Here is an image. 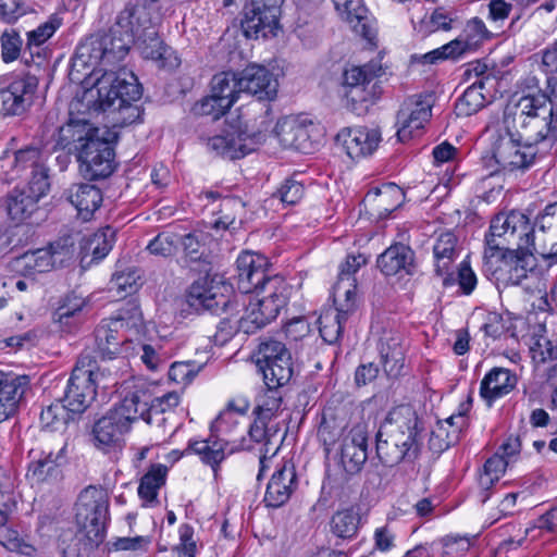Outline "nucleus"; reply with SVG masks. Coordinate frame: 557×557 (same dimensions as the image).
Wrapping results in <instances>:
<instances>
[{
  "mask_svg": "<svg viewBox=\"0 0 557 557\" xmlns=\"http://www.w3.org/2000/svg\"><path fill=\"white\" fill-rule=\"evenodd\" d=\"M347 319L348 315L335 308L324 310L318 320L321 337L329 344L336 343L342 335L343 324Z\"/></svg>",
  "mask_w": 557,
  "mask_h": 557,
  "instance_id": "nucleus-46",
  "label": "nucleus"
},
{
  "mask_svg": "<svg viewBox=\"0 0 557 557\" xmlns=\"http://www.w3.org/2000/svg\"><path fill=\"white\" fill-rule=\"evenodd\" d=\"M468 425V418L463 412L451 414L444 423L440 422L432 432L430 445L438 450L447 449L458 441L460 432Z\"/></svg>",
  "mask_w": 557,
  "mask_h": 557,
  "instance_id": "nucleus-36",
  "label": "nucleus"
},
{
  "mask_svg": "<svg viewBox=\"0 0 557 557\" xmlns=\"http://www.w3.org/2000/svg\"><path fill=\"white\" fill-rule=\"evenodd\" d=\"M544 107H552V104L547 101V99L543 96L534 97V96H523L521 97L515 108V116L519 124H521V120L529 119L533 115H537L540 109Z\"/></svg>",
  "mask_w": 557,
  "mask_h": 557,
  "instance_id": "nucleus-59",
  "label": "nucleus"
},
{
  "mask_svg": "<svg viewBox=\"0 0 557 557\" xmlns=\"http://www.w3.org/2000/svg\"><path fill=\"white\" fill-rule=\"evenodd\" d=\"M181 235L173 231H163L151 239L147 246V250L157 257H172L178 250Z\"/></svg>",
  "mask_w": 557,
  "mask_h": 557,
  "instance_id": "nucleus-54",
  "label": "nucleus"
},
{
  "mask_svg": "<svg viewBox=\"0 0 557 557\" xmlns=\"http://www.w3.org/2000/svg\"><path fill=\"white\" fill-rule=\"evenodd\" d=\"M109 510L107 490L88 486L78 496L76 503V522L94 543L102 541Z\"/></svg>",
  "mask_w": 557,
  "mask_h": 557,
  "instance_id": "nucleus-8",
  "label": "nucleus"
},
{
  "mask_svg": "<svg viewBox=\"0 0 557 557\" xmlns=\"http://www.w3.org/2000/svg\"><path fill=\"white\" fill-rule=\"evenodd\" d=\"M181 396L176 392H169L160 397L152 399L149 406L146 405V411L153 413H163L174 418V409L178 406Z\"/></svg>",
  "mask_w": 557,
  "mask_h": 557,
  "instance_id": "nucleus-63",
  "label": "nucleus"
},
{
  "mask_svg": "<svg viewBox=\"0 0 557 557\" xmlns=\"http://www.w3.org/2000/svg\"><path fill=\"white\" fill-rule=\"evenodd\" d=\"M509 460L504 455L495 453L484 465V471L480 474L479 484L482 488L488 490L505 473Z\"/></svg>",
  "mask_w": 557,
  "mask_h": 557,
  "instance_id": "nucleus-56",
  "label": "nucleus"
},
{
  "mask_svg": "<svg viewBox=\"0 0 557 557\" xmlns=\"http://www.w3.org/2000/svg\"><path fill=\"white\" fill-rule=\"evenodd\" d=\"M141 322V312L135 304L121 308L115 315L101 321L95 331L96 348L101 357L112 359L122 350L127 341L126 331L137 327Z\"/></svg>",
  "mask_w": 557,
  "mask_h": 557,
  "instance_id": "nucleus-7",
  "label": "nucleus"
},
{
  "mask_svg": "<svg viewBox=\"0 0 557 557\" xmlns=\"http://www.w3.org/2000/svg\"><path fill=\"white\" fill-rule=\"evenodd\" d=\"M297 487L295 467L290 461H284L272 474L268 483L264 503L277 508L284 505Z\"/></svg>",
  "mask_w": 557,
  "mask_h": 557,
  "instance_id": "nucleus-21",
  "label": "nucleus"
},
{
  "mask_svg": "<svg viewBox=\"0 0 557 557\" xmlns=\"http://www.w3.org/2000/svg\"><path fill=\"white\" fill-rule=\"evenodd\" d=\"M168 469L163 465L152 466L140 479L138 486V496L145 506H156L158 502V492L165 483Z\"/></svg>",
  "mask_w": 557,
  "mask_h": 557,
  "instance_id": "nucleus-39",
  "label": "nucleus"
},
{
  "mask_svg": "<svg viewBox=\"0 0 557 557\" xmlns=\"http://www.w3.org/2000/svg\"><path fill=\"white\" fill-rule=\"evenodd\" d=\"M258 396L255 412L260 421L271 420L282 407V395L280 387H269Z\"/></svg>",
  "mask_w": 557,
  "mask_h": 557,
  "instance_id": "nucleus-53",
  "label": "nucleus"
},
{
  "mask_svg": "<svg viewBox=\"0 0 557 557\" xmlns=\"http://www.w3.org/2000/svg\"><path fill=\"white\" fill-rule=\"evenodd\" d=\"M200 368L195 362H174L169 370V379L176 384L187 385L198 374Z\"/></svg>",
  "mask_w": 557,
  "mask_h": 557,
  "instance_id": "nucleus-64",
  "label": "nucleus"
},
{
  "mask_svg": "<svg viewBox=\"0 0 557 557\" xmlns=\"http://www.w3.org/2000/svg\"><path fill=\"white\" fill-rule=\"evenodd\" d=\"M158 23V14L145 5H127L119 14L124 35L132 36V44L137 45L145 59L156 62L159 67H176L178 59L159 38Z\"/></svg>",
  "mask_w": 557,
  "mask_h": 557,
  "instance_id": "nucleus-3",
  "label": "nucleus"
},
{
  "mask_svg": "<svg viewBox=\"0 0 557 557\" xmlns=\"http://www.w3.org/2000/svg\"><path fill=\"white\" fill-rule=\"evenodd\" d=\"M50 183L47 168L40 163L30 170V180L27 185L26 194L38 201L49 190Z\"/></svg>",
  "mask_w": 557,
  "mask_h": 557,
  "instance_id": "nucleus-60",
  "label": "nucleus"
},
{
  "mask_svg": "<svg viewBox=\"0 0 557 557\" xmlns=\"http://www.w3.org/2000/svg\"><path fill=\"white\" fill-rule=\"evenodd\" d=\"M453 18L443 9H435L430 15H425L414 25V29L423 36H428L438 30H450Z\"/></svg>",
  "mask_w": 557,
  "mask_h": 557,
  "instance_id": "nucleus-55",
  "label": "nucleus"
},
{
  "mask_svg": "<svg viewBox=\"0 0 557 557\" xmlns=\"http://www.w3.org/2000/svg\"><path fill=\"white\" fill-rule=\"evenodd\" d=\"M139 418L151 425V434L156 443H163L171 437L177 430L174 424V418L164 416L163 413H153L146 411V403H141L138 398Z\"/></svg>",
  "mask_w": 557,
  "mask_h": 557,
  "instance_id": "nucleus-42",
  "label": "nucleus"
},
{
  "mask_svg": "<svg viewBox=\"0 0 557 557\" xmlns=\"http://www.w3.org/2000/svg\"><path fill=\"white\" fill-rule=\"evenodd\" d=\"M342 18L352 30L368 40L374 36L372 21L361 0H333Z\"/></svg>",
  "mask_w": 557,
  "mask_h": 557,
  "instance_id": "nucleus-27",
  "label": "nucleus"
},
{
  "mask_svg": "<svg viewBox=\"0 0 557 557\" xmlns=\"http://www.w3.org/2000/svg\"><path fill=\"white\" fill-rule=\"evenodd\" d=\"M531 255L527 250L508 248L483 255V271L486 275L506 285H519L532 270Z\"/></svg>",
  "mask_w": 557,
  "mask_h": 557,
  "instance_id": "nucleus-10",
  "label": "nucleus"
},
{
  "mask_svg": "<svg viewBox=\"0 0 557 557\" xmlns=\"http://www.w3.org/2000/svg\"><path fill=\"white\" fill-rule=\"evenodd\" d=\"M139 419L138 395L131 394L96 421L92 428L95 446L104 453L121 450L124 436Z\"/></svg>",
  "mask_w": 557,
  "mask_h": 557,
  "instance_id": "nucleus-4",
  "label": "nucleus"
},
{
  "mask_svg": "<svg viewBox=\"0 0 557 557\" xmlns=\"http://www.w3.org/2000/svg\"><path fill=\"white\" fill-rule=\"evenodd\" d=\"M263 294L261 297H251L261 307L268 319L273 321L283 309L289 298V286L281 276L274 275L268 278L263 287L259 288Z\"/></svg>",
  "mask_w": 557,
  "mask_h": 557,
  "instance_id": "nucleus-24",
  "label": "nucleus"
},
{
  "mask_svg": "<svg viewBox=\"0 0 557 557\" xmlns=\"http://www.w3.org/2000/svg\"><path fill=\"white\" fill-rule=\"evenodd\" d=\"M377 76L372 65L352 66L343 73L344 95L352 101H366L369 94L367 86Z\"/></svg>",
  "mask_w": 557,
  "mask_h": 557,
  "instance_id": "nucleus-31",
  "label": "nucleus"
},
{
  "mask_svg": "<svg viewBox=\"0 0 557 557\" xmlns=\"http://www.w3.org/2000/svg\"><path fill=\"white\" fill-rule=\"evenodd\" d=\"M255 358L267 386L282 387L293 377V359L284 343L275 339L261 342Z\"/></svg>",
  "mask_w": 557,
  "mask_h": 557,
  "instance_id": "nucleus-9",
  "label": "nucleus"
},
{
  "mask_svg": "<svg viewBox=\"0 0 557 557\" xmlns=\"http://www.w3.org/2000/svg\"><path fill=\"white\" fill-rule=\"evenodd\" d=\"M377 351L384 372L397 377L405 368V338L397 330H383L377 341Z\"/></svg>",
  "mask_w": 557,
  "mask_h": 557,
  "instance_id": "nucleus-17",
  "label": "nucleus"
},
{
  "mask_svg": "<svg viewBox=\"0 0 557 557\" xmlns=\"http://www.w3.org/2000/svg\"><path fill=\"white\" fill-rule=\"evenodd\" d=\"M98 133L99 129L92 127L87 121L71 119L59 128L55 139L57 147L66 149L70 152L76 151L78 154L82 144L94 139Z\"/></svg>",
  "mask_w": 557,
  "mask_h": 557,
  "instance_id": "nucleus-28",
  "label": "nucleus"
},
{
  "mask_svg": "<svg viewBox=\"0 0 557 557\" xmlns=\"http://www.w3.org/2000/svg\"><path fill=\"white\" fill-rule=\"evenodd\" d=\"M487 34L488 32L483 21L478 17H473L466 24L460 36L473 51L484 39L487 38Z\"/></svg>",
  "mask_w": 557,
  "mask_h": 557,
  "instance_id": "nucleus-62",
  "label": "nucleus"
},
{
  "mask_svg": "<svg viewBox=\"0 0 557 557\" xmlns=\"http://www.w3.org/2000/svg\"><path fill=\"white\" fill-rule=\"evenodd\" d=\"M252 298H249L248 305L245 308L244 315L239 319V327L245 333H255L257 330L270 323V320L263 312L261 307H258Z\"/></svg>",
  "mask_w": 557,
  "mask_h": 557,
  "instance_id": "nucleus-57",
  "label": "nucleus"
},
{
  "mask_svg": "<svg viewBox=\"0 0 557 557\" xmlns=\"http://www.w3.org/2000/svg\"><path fill=\"white\" fill-rule=\"evenodd\" d=\"M64 450L65 444L57 451L52 449L44 450L41 456L30 463L27 476L36 483L44 482L63 459Z\"/></svg>",
  "mask_w": 557,
  "mask_h": 557,
  "instance_id": "nucleus-45",
  "label": "nucleus"
},
{
  "mask_svg": "<svg viewBox=\"0 0 557 557\" xmlns=\"http://www.w3.org/2000/svg\"><path fill=\"white\" fill-rule=\"evenodd\" d=\"M314 125L295 117H284L276 123L275 136L284 148H292L302 153H311L315 148L312 138Z\"/></svg>",
  "mask_w": 557,
  "mask_h": 557,
  "instance_id": "nucleus-15",
  "label": "nucleus"
},
{
  "mask_svg": "<svg viewBox=\"0 0 557 557\" xmlns=\"http://www.w3.org/2000/svg\"><path fill=\"white\" fill-rule=\"evenodd\" d=\"M247 408L235 411L232 405L227 409L222 411L220 416L212 423V430L216 433L215 437L235 438V449L245 447L243 442H239L238 437L243 432H238L239 421L238 414H244Z\"/></svg>",
  "mask_w": 557,
  "mask_h": 557,
  "instance_id": "nucleus-43",
  "label": "nucleus"
},
{
  "mask_svg": "<svg viewBox=\"0 0 557 557\" xmlns=\"http://www.w3.org/2000/svg\"><path fill=\"white\" fill-rule=\"evenodd\" d=\"M37 201L34 197H29L25 190L14 189L3 200L2 207L12 222L18 224L30 216L36 208Z\"/></svg>",
  "mask_w": 557,
  "mask_h": 557,
  "instance_id": "nucleus-41",
  "label": "nucleus"
},
{
  "mask_svg": "<svg viewBox=\"0 0 557 557\" xmlns=\"http://www.w3.org/2000/svg\"><path fill=\"white\" fill-rule=\"evenodd\" d=\"M360 516L352 508L337 511L331 520L332 532L342 539L354 537L359 529Z\"/></svg>",
  "mask_w": 557,
  "mask_h": 557,
  "instance_id": "nucleus-51",
  "label": "nucleus"
},
{
  "mask_svg": "<svg viewBox=\"0 0 557 557\" xmlns=\"http://www.w3.org/2000/svg\"><path fill=\"white\" fill-rule=\"evenodd\" d=\"M81 171L89 180L106 178L114 171V150L111 143L96 135L82 144L77 154Z\"/></svg>",
  "mask_w": 557,
  "mask_h": 557,
  "instance_id": "nucleus-12",
  "label": "nucleus"
},
{
  "mask_svg": "<svg viewBox=\"0 0 557 557\" xmlns=\"http://www.w3.org/2000/svg\"><path fill=\"white\" fill-rule=\"evenodd\" d=\"M531 226L529 218L519 211L495 215L491 221L490 231L485 235L484 253L515 247L525 250L530 245Z\"/></svg>",
  "mask_w": 557,
  "mask_h": 557,
  "instance_id": "nucleus-6",
  "label": "nucleus"
},
{
  "mask_svg": "<svg viewBox=\"0 0 557 557\" xmlns=\"http://www.w3.org/2000/svg\"><path fill=\"white\" fill-rule=\"evenodd\" d=\"M239 86L258 100L272 101L276 98L278 81L274 73L263 65L249 64L239 72Z\"/></svg>",
  "mask_w": 557,
  "mask_h": 557,
  "instance_id": "nucleus-16",
  "label": "nucleus"
},
{
  "mask_svg": "<svg viewBox=\"0 0 557 557\" xmlns=\"http://www.w3.org/2000/svg\"><path fill=\"white\" fill-rule=\"evenodd\" d=\"M211 92L219 97L232 100V106L237 101L238 95L243 92L239 86V73L221 72L211 79Z\"/></svg>",
  "mask_w": 557,
  "mask_h": 557,
  "instance_id": "nucleus-48",
  "label": "nucleus"
},
{
  "mask_svg": "<svg viewBox=\"0 0 557 557\" xmlns=\"http://www.w3.org/2000/svg\"><path fill=\"white\" fill-rule=\"evenodd\" d=\"M432 96L416 95L406 99L397 112V137L405 143L420 135L432 113Z\"/></svg>",
  "mask_w": 557,
  "mask_h": 557,
  "instance_id": "nucleus-13",
  "label": "nucleus"
},
{
  "mask_svg": "<svg viewBox=\"0 0 557 557\" xmlns=\"http://www.w3.org/2000/svg\"><path fill=\"white\" fill-rule=\"evenodd\" d=\"M435 258V271L438 275H444L449 271L451 263L457 257V237L450 232H444L438 235L433 247Z\"/></svg>",
  "mask_w": 557,
  "mask_h": 557,
  "instance_id": "nucleus-40",
  "label": "nucleus"
},
{
  "mask_svg": "<svg viewBox=\"0 0 557 557\" xmlns=\"http://www.w3.org/2000/svg\"><path fill=\"white\" fill-rule=\"evenodd\" d=\"M235 438L211 435L207 440L189 441L184 453L198 455L203 463L211 467L214 479L218 480L220 463L227 455L235 451Z\"/></svg>",
  "mask_w": 557,
  "mask_h": 557,
  "instance_id": "nucleus-18",
  "label": "nucleus"
},
{
  "mask_svg": "<svg viewBox=\"0 0 557 557\" xmlns=\"http://www.w3.org/2000/svg\"><path fill=\"white\" fill-rule=\"evenodd\" d=\"M368 458L367 449L351 446L348 444L341 445V463L347 473L354 474L361 470Z\"/></svg>",
  "mask_w": 557,
  "mask_h": 557,
  "instance_id": "nucleus-58",
  "label": "nucleus"
},
{
  "mask_svg": "<svg viewBox=\"0 0 557 557\" xmlns=\"http://www.w3.org/2000/svg\"><path fill=\"white\" fill-rule=\"evenodd\" d=\"M35 85L29 78L18 77L5 89L0 90V102L5 115L22 114L28 104L27 95L33 92Z\"/></svg>",
  "mask_w": 557,
  "mask_h": 557,
  "instance_id": "nucleus-32",
  "label": "nucleus"
},
{
  "mask_svg": "<svg viewBox=\"0 0 557 557\" xmlns=\"http://www.w3.org/2000/svg\"><path fill=\"white\" fill-rule=\"evenodd\" d=\"M268 259L257 252L244 251L236 260L237 286L244 294H250L263 287L271 278L267 274Z\"/></svg>",
  "mask_w": 557,
  "mask_h": 557,
  "instance_id": "nucleus-14",
  "label": "nucleus"
},
{
  "mask_svg": "<svg viewBox=\"0 0 557 557\" xmlns=\"http://www.w3.org/2000/svg\"><path fill=\"white\" fill-rule=\"evenodd\" d=\"M518 377L506 368H493L481 381L480 395L491 406L496 399L508 395L517 385Z\"/></svg>",
  "mask_w": 557,
  "mask_h": 557,
  "instance_id": "nucleus-25",
  "label": "nucleus"
},
{
  "mask_svg": "<svg viewBox=\"0 0 557 557\" xmlns=\"http://www.w3.org/2000/svg\"><path fill=\"white\" fill-rule=\"evenodd\" d=\"M232 107V100L225 97H219L211 92L196 102L193 107V113L197 116H208L212 121L219 120Z\"/></svg>",
  "mask_w": 557,
  "mask_h": 557,
  "instance_id": "nucleus-50",
  "label": "nucleus"
},
{
  "mask_svg": "<svg viewBox=\"0 0 557 557\" xmlns=\"http://www.w3.org/2000/svg\"><path fill=\"white\" fill-rule=\"evenodd\" d=\"M110 375L97 367L89 354H82L69 379L62 401L73 414L83 413L95 399L97 387H109Z\"/></svg>",
  "mask_w": 557,
  "mask_h": 557,
  "instance_id": "nucleus-5",
  "label": "nucleus"
},
{
  "mask_svg": "<svg viewBox=\"0 0 557 557\" xmlns=\"http://www.w3.org/2000/svg\"><path fill=\"white\" fill-rule=\"evenodd\" d=\"M85 306L86 300L84 297L74 293L67 294L62 298L60 305L53 312L52 319L62 327L71 331L81 322Z\"/></svg>",
  "mask_w": 557,
  "mask_h": 557,
  "instance_id": "nucleus-38",
  "label": "nucleus"
},
{
  "mask_svg": "<svg viewBox=\"0 0 557 557\" xmlns=\"http://www.w3.org/2000/svg\"><path fill=\"white\" fill-rule=\"evenodd\" d=\"M351 159L371 154L381 141V134L375 128L352 127L342 129L336 137Z\"/></svg>",
  "mask_w": 557,
  "mask_h": 557,
  "instance_id": "nucleus-20",
  "label": "nucleus"
},
{
  "mask_svg": "<svg viewBox=\"0 0 557 557\" xmlns=\"http://www.w3.org/2000/svg\"><path fill=\"white\" fill-rule=\"evenodd\" d=\"M28 386L29 379L27 376H9L0 371V423L17 412Z\"/></svg>",
  "mask_w": 557,
  "mask_h": 557,
  "instance_id": "nucleus-22",
  "label": "nucleus"
},
{
  "mask_svg": "<svg viewBox=\"0 0 557 557\" xmlns=\"http://www.w3.org/2000/svg\"><path fill=\"white\" fill-rule=\"evenodd\" d=\"M132 36L124 35L119 17L109 33L86 38L76 48L74 66L91 69V73L103 72L92 88L84 94V99L94 111L132 109L131 103L141 97V88L133 73L108 69L121 62L128 53Z\"/></svg>",
  "mask_w": 557,
  "mask_h": 557,
  "instance_id": "nucleus-1",
  "label": "nucleus"
},
{
  "mask_svg": "<svg viewBox=\"0 0 557 557\" xmlns=\"http://www.w3.org/2000/svg\"><path fill=\"white\" fill-rule=\"evenodd\" d=\"M419 417L410 405L391 409L376 433V455L387 467L414 460L420 450Z\"/></svg>",
  "mask_w": 557,
  "mask_h": 557,
  "instance_id": "nucleus-2",
  "label": "nucleus"
},
{
  "mask_svg": "<svg viewBox=\"0 0 557 557\" xmlns=\"http://www.w3.org/2000/svg\"><path fill=\"white\" fill-rule=\"evenodd\" d=\"M268 16V5L264 3L256 4L249 1L244 8V18L242 27L244 34L248 38L267 37L269 34L274 35V30L278 25V21L265 20Z\"/></svg>",
  "mask_w": 557,
  "mask_h": 557,
  "instance_id": "nucleus-29",
  "label": "nucleus"
},
{
  "mask_svg": "<svg viewBox=\"0 0 557 557\" xmlns=\"http://www.w3.org/2000/svg\"><path fill=\"white\" fill-rule=\"evenodd\" d=\"M483 83L474 82L469 86L456 103L459 115L470 116L485 106V97L482 94Z\"/></svg>",
  "mask_w": 557,
  "mask_h": 557,
  "instance_id": "nucleus-52",
  "label": "nucleus"
},
{
  "mask_svg": "<svg viewBox=\"0 0 557 557\" xmlns=\"http://www.w3.org/2000/svg\"><path fill=\"white\" fill-rule=\"evenodd\" d=\"M64 195L83 221H89L103 200L101 190L91 184H74Z\"/></svg>",
  "mask_w": 557,
  "mask_h": 557,
  "instance_id": "nucleus-26",
  "label": "nucleus"
},
{
  "mask_svg": "<svg viewBox=\"0 0 557 557\" xmlns=\"http://www.w3.org/2000/svg\"><path fill=\"white\" fill-rule=\"evenodd\" d=\"M37 249L27 251L13 260V270L23 276H33L37 273L50 271L55 263V251L51 249Z\"/></svg>",
  "mask_w": 557,
  "mask_h": 557,
  "instance_id": "nucleus-33",
  "label": "nucleus"
},
{
  "mask_svg": "<svg viewBox=\"0 0 557 557\" xmlns=\"http://www.w3.org/2000/svg\"><path fill=\"white\" fill-rule=\"evenodd\" d=\"M214 278L210 281L205 278L201 282H197L191 286L190 297L198 300L199 305L208 310H226L230 301L223 292L228 293L232 287L223 282H218L216 286H214Z\"/></svg>",
  "mask_w": 557,
  "mask_h": 557,
  "instance_id": "nucleus-30",
  "label": "nucleus"
},
{
  "mask_svg": "<svg viewBox=\"0 0 557 557\" xmlns=\"http://www.w3.org/2000/svg\"><path fill=\"white\" fill-rule=\"evenodd\" d=\"M14 509L15 499H9L8 502L0 500V542L7 549L11 552H17L23 555H32L34 552V547L32 545L22 542L16 536L5 539V533L9 532V530L5 529V524L8 523Z\"/></svg>",
  "mask_w": 557,
  "mask_h": 557,
  "instance_id": "nucleus-44",
  "label": "nucleus"
},
{
  "mask_svg": "<svg viewBox=\"0 0 557 557\" xmlns=\"http://www.w3.org/2000/svg\"><path fill=\"white\" fill-rule=\"evenodd\" d=\"M519 136L532 147L541 143H553L555 139L553 107H544L540 109L537 115L521 120Z\"/></svg>",
  "mask_w": 557,
  "mask_h": 557,
  "instance_id": "nucleus-23",
  "label": "nucleus"
},
{
  "mask_svg": "<svg viewBox=\"0 0 557 557\" xmlns=\"http://www.w3.org/2000/svg\"><path fill=\"white\" fill-rule=\"evenodd\" d=\"M367 197L374 202L377 209L391 213L398 207L403 198V191L395 184H386L381 188L375 187L371 189Z\"/></svg>",
  "mask_w": 557,
  "mask_h": 557,
  "instance_id": "nucleus-49",
  "label": "nucleus"
},
{
  "mask_svg": "<svg viewBox=\"0 0 557 557\" xmlns=\"http://www.w3.org/2000/svg\"><path fill=\"white\" fill-rule=\"evenodd\" d=\"M39 150L34 147H27L21 149L10 156L5 152L0 158V168L4 170V177L2 178L5 183L13 182L18 177L22 172L30 169L33 170L41 162L39 161Z\"/></svg>",
  "mask_w": 557,
  "mask_h": 557,
  "instance_id": "nucleus-34",
  "label": "nucleus"
},
{
  "mask_svg": "<svg viewBox=\"0 0 557 557\" xmlns=\"http://www.w3.org/2000/svg\"><path fill=\"white\" fill-rule=\"evenodd\" d=\"M377 267L385 275L400 272L410 273L413 267V251L405 245L388 247L377 259Z\"/></svg>",
  "mask_w": 557,
  "mask_h": 557,
  "instance_id": "nucleus-35",
  "label": "nucleus"
},
{
  "mask_svg": "<svg viewBox=\"0 0 557 557\" xmlns=\"http://www.w3.org/2000/svg\"><path fill=\"white\" fill-rule=\"evenodd\" d=\"M537 152L535 147L525 141L521 145L511 137H506L497 141L494 158L504 170H525L533 164Z\"/></svg>",
  "mask_w": 557,
  "mask_h": 557,
  "instance_id": "nucleus-19",
  "label": "nucleus"
},
{
  "mask_svg": "<svg viewBox=\"0 0 557 557\" xmlns=\"http://www.w3.org/2000/svg\"><path fill=\"white\" fill-rule=\"evenodd\" d=\"M75 414L62 400H57L41 410L40 423L50 431H63Z\"/></svg>",
  "mask_w": 557,
  "mask_h": 557,
  "instance_id": "nucleus-47",
  "label": "nucleus"
},
{
  "mask_svg": "<svg viewBox=\"0 0 557 557\" xmlns=\"http://www.w3.org/2000/svg\"><path fill=\"white\" fill-rule=\"evenodd\" d=\"M344 435V426L336 419L323 418L319 430L318 437L325 447V451L330 453L332 446Z\"/></svg>",
  "mask_w": 557,
  "mask_h": 557,
  "instance_id": "nucleus-61",
  "label": "nucleus"
},
{
  "mask_svg": "<svg viewBox=\"0 0 557 557\" xmlns=\"http://www.w3.org/2000/svg\"><path fill=\"white\" fill-rule=\"evenodd\" d=\"M529 242L525 250L531 256H541L549 265L557 262V202L547 205L537 215Z\"/></svg>",
  "mask_w": 557,
  "mask_h": 557,
  "instance_id": "nucleus-11",
  "label": "nucleus"
},
{
  "mask_svg": "<svg viewBox=\"0 0 557 557\" xmlns=\"http://www.w3.org/2000/svg\"><path fill=\"white\" fill-rule=\"evenodd\" d=\"M115 233L111 227L102 228L89 237H86L82 244V262L90 264L92 261L102 260L112 249Z\"/></svg>",
  "mask_w": 557,
  "mask_h": 557,
  "instance_id": "nucleus-37",
  "label": "nucleus"
}]
</instances>
